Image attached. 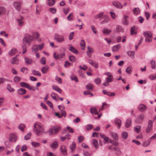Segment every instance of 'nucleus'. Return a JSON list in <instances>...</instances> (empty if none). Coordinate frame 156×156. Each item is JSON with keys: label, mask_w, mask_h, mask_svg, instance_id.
Returning <instances> with one entry per match:
<instances>
[{"label": "nucleus", "mask_w": 156, "mask_h": 156, "mask_svg": "<svg viewBox=\"0 0 156 156\" xmlns=\"http://www.w3.org/2000/svg\"><path fill=\"white\" fill-rule=\"evenodd\" d=\"M33 130L37 135H38L39 133V124L38 123H36L34 124Z\"/></svg>", "instance_id": "12"}, {"label": "nucleus", "mask_w": 156, "mask_h": 156, "mask_svg": "<svg viewBox=\"0 0 156 156\" xmlns=\"http://www.w3.org/2000/svg\"><path fill=\"white\" fill-rule=\"evenodd\" d=\"M116 31L118 32H123V29L122 27L120 26H117L116 27Z\"/></svg>", "instance_id": "52"}, {"label": "nucleus", "mask_w": 156, "mask_h": 156, "mask_svg": "<svg viewBox=\"0 0 156 156\" xmlns=\"http://www.w3.org/2000/svg\"><path fill=\"white\" fill-rule=\"evenodd\" d=\"M120 45L118 44L114 46L112 48V50L113 51H116L120 48Z\"/></svg>", "instance_id": "28"}, {"label": "nucleus", "mask_w": 156, "mask_h": 156, "mask_svg": "<svg viewBox=\"0 0 156 156\" xmlns=\"http://www.w3.org/2000/svg\"><path fill=\"white\" fill-rule=\"evenodd\" d=\"M76 144L75 142H73L72 144L70 146V148L72 151H74L75 150Z\"/></svg>", "instance_id": "44"}, {"label": "nucleus", "mask_w": 156, "mask_h": 156, "mask_svg": "<svg viewBox=\"0 0 156 156\" xmlns=\"http://www.w3.org/2000/svg\"><path fill=\"white\" fill-rule=\"evenodd\" d=\"M26 127V125L23 123H21L18 126V128L20 129L21 131H24V129Z\"/></svg>", "instance_id": "36"}, {"label": "nucleus", "mask_w": 156, "mask_h": 156, "mask_svg": "<svg viewBox=\"0 0 156 156\" xmlns=\"http://www.w3.org/2000/svg\"><path fill=\"white\" fill-rule=\"evenodd\" d=\"M111 136L115 140H118L119 138L118 135L116 133L111 132L110 133Z\"/></svg>", "instance_id": "20"}, {"label": "nucleus", "mask_w": 156, "mask_h": 156, "mask_svg": "<svg viewBox=\"0 0 156 156\" xmlns=\"http://www.w3.org/2000/svg\"><path fill=\"white\" fill-rule=\"evenodd\" d=\"M65 53L64 52L58 54L56 53H54V57L55 59H60L63 58L65 57Z\"/></svg>", "instance_id": "8"}, {"label": "nucleus", "mask_w": 156, "mask_h": 156, "mask_svg": "<svg viewBox=\"0 0 156 156\" xmlns=\"http://www.w3.org/2000/svg\"><path fill=\"white\" fill-rule=\"evenodd\" d=\"M21 80V78L20 77L16 76H15L14 78V81L15 82H18L20 81Z\"/></svg>", "instance_id": "64"}, {"label": "nucleus", "mask_w": 156, "mask_h": 156, "mask_svg": "<svg viewBox=\"0 0 156 156\" xmlns=\"http://www.w3.org/2000/svg\"><path fill=\"white\" fill-rule=\"evenodd\" d=\"M26 63L27 64H29L31 63L32 60L31 59L27 57H25L24 58Z\"/></svg>", "instance_id": "49"}, {"label": "nucleus", "mask_w": 156, "mask_h": 156, "mask_svg": "<svg viewBox=\"0 0 156 156\" xmlns=\"http://www.w3.org/2000/svg\"><path fill=\"white\" fill-rule=\"evenodd\" d=\"M63 11L66 14H67L69 12V9L68 8H64L63 9Z\"/></svg>", "instance_id": "63"}, {"label": "nucleus", "mask_w": 156, "mask_h": 156, "mask_svg": "<svg viewBox=\"0 0 156 156\" xmlns=\"http://www.w3.org/2000/svg\"><path fill=\"white\" fill-rule=\"evenodd\" d=\"M5 8L2 7H0V15L4 14L5 12Z\"/></svg>", "instance_id": "48"}, {"label": "nucleus", "mask_w": 156, "mask_h": 156, "mask_svg": "<svg viewBox=\"0 0 156 156\" xmlns=\"http://www.w3.org/2000/svg\"><path fill=\"white\" fill-rule=\"evenodd\" d=\"M122 137L124 139H126L128 137V134L127 132H123L122 133Z\"/></svg>", "instance_id": "39"}, {"label": "nucleus", "mask_w": 156, "mask_h": 156, "mask_svg": "<svg viewBox=\"0 0 156 156\" xmlns=\"http://www.w3.org/2000/svg\"><path fill=\"white\" fill-rule=\"evenodd\" d=\"M48 66H46L44 67H43L41 69V71L42 72L44 73H46L47 70H48Z\"/></svg>", "instance_id": "46"}, {"label": "nucleus", "mask_w": 156, "mask_h": 156, "mask_svg": "<svg viewBox=\"0 0 156 156\" xmlns=\"http://www.w3.org/2000/svg\"><path fill=\"white\" fill-rule=\"evenodd\" d=\"M17 56L15 57L12 58V60L11 62V63L12 64H17L19 62V60L16 58Z\"/></svg>", "instance_id": "26"}, {"label": "nucleus", "mask_w": 156, "mask_h": 156, "mask_svg": "<svg viewBox=\"0 0 156 156\" xmlns=\"http://www.w3.org/2000/svg\"><path fill=\"white\" fill-rule=\"evenodd\" d=\"M20 85L22 87H25L29 90L34 91L36 90H38V88L33 86H30L27 83L24 82H21L20 83Z\"/></svg>", "instance_id": "4"}, {"label": "nucleus", "mask_w": 156, "mask_h": 156, "mask_svg": "<svg viewBox=\"0 0 156 156\" xmlns=\"http://www.w3.org/2000/svg\"><path fill=\"white\" fill-rule=\"evenodd\" d=\"M144 115L143 114H141L138 115L135 120V122L138 123H142L144 119Z\"/></svg>", "instance_id": "9"}, {"label": "nucleus", "mask_w": 156, "mask_h": 156, "mask_svg": "<svg viewBox=\"0 0 156 156\" xmlns=\"http://www.w3.org/2000/svg\"><path fill=\"white\" fill-rule=\"evenodd\" d=\"M32 41L31 35L27 34L23 39V42L24 45L26 46L27 45H30Z\"/></svg>", "instance_id": "1"}, {"label": "nucleus", "mask_w": 156, "mask_h": 156, "mask_svg": "<svg viewBox=\"0 0 156 156\" xmlns=\"http://www.w3.org/2000/svg\"><path fill=\"white\" fill-rule=\"evenodd\" d=\"M70 61L72 62H75L76 60L75 57L73 55H71L69 57Z\"/></svg>", "instance_id": "62"}, {"label": "nucleus", "mask_w": 156, "mask_h": 156, "mask_svg": "<svg viewBox=\"0 0 156 156\" xmlns=\"http://www.w3.org/2000/svg\"><path fill=\"white\" fill-rule=\"evenodd\" d=\"M58 146V142L56 141H55L51 144V147L52 149H56L57 148Z\"/></svg>", "instance_id": "27"}, {"label": "nucleus", "mask_w": 156, "mask_h": 156, "mask_svg": "<svg viewBox=\"0 0 156 156\" xmlns=\"http://www.w3.org/2000/svg\"><path fill=\"white\" fill-rule=\"evenodd\" d=\"M74 35V33L73 32H71L69 34V39L70 41L71 40L73 39V37Z\"/></svg>", "instance_id": "59"}, {"label": "nucleus", "mask_w": 156, "mask_h": 156, "mask_svg": "<svg viewBox=\"0 0 156 156\" xmlns=\"http://www.w3.org/2000/svg\"><path fill=\"white\" fill-rule=\"evenodd\" d=\"M58 107L61 111L62 115H60L58 113L55 112V116L59 118H61L62 116L65 117L66 116V113L65 111L64 110L65 109V107L64 106L59 105L58 106Z\"/></svg>", "instance_id": "3"}, {"label": "nucleus", "mask_w": 156, "mask_h": 156, "mask_svg": "<svg viewBox=\"0 0 156 156\" xmlns=\"http://www.w3.org/2000/svg\"><path fill=\"white\" fill-rule=\"evenodd\" d=\"M17 92L19 94L22 95L26 93V90L24 89L20 88L17 90Z\"/></svg>", "instance_id": "18"}, {"label": "nucleus", "mask_w": 156, "mask_h": 156, "mask_svg": "<svg viewBox=\"0 0 156 156\" xmlns=\"http://www.w3.org/2000/svg\"><path fill=\"white\" fill-rule=\"evenodd\" d=\"M128 16H124L123 20V22L124 25H127L128 24V21L127 20V18Z\"/></svg>", "instance_id": "41"}, {"label": "nucleus", "mask_w": 156, "mask_h": 156, "mask_svg": "<svg viewBox=\"0 0 156 156\" xmlns=\"http://www.w3.org/2000/svg\"><path fill=\"white\" fill-rule=\"evenodd\" d=\"M115 124L118 126V128L120 129L121 124V120L118 118H115L114 120Z\"/></svg>", "instance_id": "15"}, {"label": "nucleus", "mask_w": 156, "mask_h": 156, "mask_svg": "<svg viewBox=\"0 0 156 156\" xmlns=\"http://www.w3.org/2000/svg\"><path fill=\"white\" fill-rule=\"evenodd\" d=\"M55 39L58 42L62 43L65 41L64 37L62 35L55 34Z\"/></svg>", "instance_id": "5"}, {"label": "nucleus", "mask_w": 156, "mask_h": 156, "mask_svg": "<svg viewBox=\"0 0 156 156\" xmlns=\"http://www.w3.org/2000/svg\"><path fill=\"white\" fill-rule=\"evenodd\" d=\"M93 144L94 146V147L96 148H98L99 147L98 142L97 140L93 139L92 140Z\"/></svg>", "instance_id": "34"}, {"label": "nucleus", "mask_w": 156, "mask_h": 156, "mask_svg": "<svg viewBox=\"0 0 156 156\" xmlns=\"http://www.w3.org/2000/svg\"><path fill=\"white\" fill-rule=\"evenodd\" d=\"M21 2L20 1H16L13 3V5L16 9L18 11H20L21 10Z\"/></svg>", "instance_id": "7"}, {"label": "nucleus", "mask_w": 156, "mask_h": 156, "mask_svg": "<svg viewBox=\"0 0 156 156\" xmlns=\"http://www.w3.org/2000/svg\"><path fill=\"white\" fill-rule=\"evenodd\" d=\"M32 135V134L31 132H29L27 134L24 136V139L26 140H29L31 136Z\"/></svg>", "instance_id": "50"}, {"label": "nucleus", "mask_w": 156, "mask_h": 156, "mask_svg": "<svg viewBox=\"0 0 156 156\" xmlns=\"http://www.w3.org/2000/svg\"><path fill=\"white\" fill-rule=\"evenodd\" d=\"M153 122L151 120H149L148 122V124L147 126L146 129V132L149 133L151 130L152 128Z\"/></svg>", "instance_id": "11"}, {"label": "nucleus", "mask_w": 156, "mask_h": 156, "mask_svg": "<svg viewBox=\"0 0 156 156\" xmlns=\"http://www.w3.org/2000/svg\"><path fill=\"white\" fill-rule=\"evenodd\" d=\"M113 5L119 9H121L123 6L120 2L117 1H114L112 2Z\"/></svg>", "instance_id": "13"}, {"label": "nucleus", "mask_w": 156, "mask_h": 156, "mask_svg": "<svg viewBox=\"0 0 156 156\" xmlns=\"http://www.w3.org/2000/svg\"><path fill=\"white\" fill-rule=\"evenodd\" d=\"M31 36L32 40L33 41H35L38 39L39 36V34L37 32H33L32 35Z\"/></svg>", "instance_id": "14"}, {"label": "nucleus", "mask_w": 156, "mask_h": 156, "mask_svg": "<svg viewBox=\"0 0 156 156\" xmlns=\"http://www.w3.org/2000/svg\"><path fill=\"white\" fill-rule=\"evenodd\" d=\"M138 109L140 112H143L146 110L147 107L144 105L141 104L139 105Z\"/></svg>", "instance_id": "17"}, {"label": "nucleus", "mask_w": 156, "mask_h": 156, "mask_svg": "<svg viewBox=\"0 0 156 156\" xmlns=\"http://www.w3.org/2000/svg\"><path fill=\"white\" fill-rule=\"evenodd\" d=\"M49 11L51 12L53 14H55L56 11V9L54 8H50L49 9Z\"/></svg>", "instance_id": "61"}, {"label": "nucleus", "mask_w": 156, "mask_h": 156, "mask_svg": "<svg viewBox=\"0 0 156 156\" xmlns=\"http://www.w3.org/2000/svg\"><path fill=\"white\" fill-rule=\"evenodd\" d=\"M150 144V141L149 140H147L144 142L143 144V146L144 147L148 146Z\"/></svg>", "instance_id": "58"}, {"label": "nucleus", "mask_w": 156, "mask_h": 156, "mask_svg": "<svg viewBox=\"0 0 156 156\" xmlns=\"http://www.w3.org/2000/svg\"><path fill=\"white\" fill-rule=\"evenodd\" d=\"M144 35L146 37H152V33L150 31H146L144 32Z\"/></svg>", "instance_id": "25"}, {"label": "nucleus", "mask_w": 156, "mask_h": 156, "mask_svg": "<svg viewBox=\"0 0 156 156\" xmlns=\"http://www.w3.org/2000/svg\"><path fill=\"white\" fill-rule=\"evenodd\" d=\"M70 78L71 80H74L76 82H78V80L77 77L73 75H71L70 76Z\"/></svg>", "instance_id": "40"}, {"label": "nucleus", "mask_w": 156, "mask_h": 156, "mask_svg": "<svg viewBox=\"0 0 156 156\" xmlns=\"http://www.w3.org/2000/svg\"><path fill=\"white\" fill-rule=\"evenodd\" d=\"M102 32L104 34H108L111 32V30L108 29L107 28H105L103 29Z\"/></svg>", "instance_id": "38"}, {"label": "nucleus", "mask_w": 156, "mask_h": 156, "mask_svg": "<svg viewBox=\"0 0 156 156\" xmlns=\"http://www.w3.org/2000/svg\"><path fill=\"white\" fill-rule=\"evenodd\" d=\"M40 62L42 65H45L46 63V60L45 58L44 57H42L41 60H40Z\"/></svg>", "instance_id": "42"}, {"label": "nucleus", "mask_w": 156, "mask_h": 156, "mask_svg": "<svg viewBox=\"0 0 156 156\" xmlns=\"http://www.w3.org/2000/svg\"><path fill=\"white\" fill-rule=\"evenodd\" d=\"M103 92L104 94L107 95L109 96H114L115 95L114 93L108 92L105 90H103Z\"/></svg>", "instance_id": "21"}, {"label": "nucleus", "mask_w": 156, "mask_h": 156, "mask_svg": "<svg viewBox=\"0 0 156 156\" xmlns=\"http://www.w3.org/2000/svg\"><path fill=\"white\" fill-rule=\"evenodd\" d=\"M150 63L151 64V67L153 69H154L156 68V66L155 65V62L153 60H151L150 62Z\"/></svg>", "instance_id": "37"}, {"label": "nucleus", "mask_w": 156, "mask_h": 156, "mask_svg": "<svg viewBox=\"0 0 156 156\" xmlns=\"http://www.w3.org/2000/svg\"><path fill=\"white\" fill-rule=\"evenodd\" d=\"M85 42L83 40H82L80 43V45L82 49L83 50H84L85 47Z\"/></svg>", "instance_id": "53"}, {"label": "nucleus", "mask_w": 156, "mask_h": 156, "mask_svg": "<svg viewBox=\"0 0 156 156\" xmlns=\"http://www.w3.org/2000/svg\"><path fill=\"white\" fill-rule=\"evenodd\" d=\"M23 19L24 18L23 16H20V18L17 20L18 24L20 26H23Z\"/></svg>", "instance_id": "16"}, {"label": "nucleus", "mask_w": 156, "mask_h": 156, "mask_svg": "<svg viewBox=\"0 0 156 156\" xmlns=\"http://www.w3.org/2000/svg\"><path fill=\"white\" fill-rule=\"evenodd\" d=\"M133 13L135 15L138 14L140 12V9L138 8H136L133 9Z\"/></svg>", "instance_id": "45"}, {"label": "nucleus", "mask_w": 156, "mask_h": 156, "mask_svg": "<svg viewBox=\"0 0 156 156\" xmlns=\"http://www.w3.org/2000/svg\"><path fill=\"white\" fill-rule=\"evenodd\" d=\"M101 136L104 139V143H107L108 142L109 140V138L108 137L106 136L103 134H101Z\"/></svg>", "instance_id": "30"}, {"label": "nucleus", "mask_w": 156, "mask_h": 156, "mask_svg": "<svg viewBox=\"0 0 156 156\" xmlns=\"http://www.w3.org/2000/svg\"><path fill=\"white\" fill-rule=\"evenodd\" d=\"M61 129V127L58 126H52L49 129V135H55Z\"/></svg>", "instance_id": "2"}, {"label": "nucleus", "mask_w": 156, "mask_h": 156, "mask_svg": "<svg viewBox=\"0 0 156 156\" xmlns=\"http://www.w3.org/2000/svg\"><path fill=\"white\" fill-rule=\"evenodd\" d=\"M61 151L64 155L67 154V151L66 147L64 145H62L60 147Z\"/></svg>", "instance_id": "22"}, {"label": "nucleus", "mask_w": 156, "mask_h": 156, "mask_svg": "<svg viewBox=\"0 0 156 156\" xmlns=\"http://www.w3.org/2000/svg\"><path fill=\"white\" fill-rule=\"evenodd\" d=\"M103 14L104 13L103 12H101L100 13L98 14L96 16H95V18L96 19L101 18L103 16Z\"/></svg>", "instance_id": "55"}, {"label": "nucleus", "mask_w": 156, "mask_h": 156, "mask_svg": "<svg viewBox=\"0 0 156 156\" xmlns=\"http://www.w3.org/2000/svg\"><path fill=\"white\" fill-rule=\"evenodd\" d=\"M32 51L33 53H36V57L37 58H39V54L37 53L39 50V45H34L32 47Z\"/></svg>", "instance_id": "6"}, {"label": "nucleus", "mask_w": 156, "mask_h": 156, "mask_svg": "<svg viewBox=\"0 0 156 156\" xmlns=\"http://www.w3.org/2000/svg\"><path fill=\"white\" fill-rule=\"evenodd\" d=\"M131 124V120L130 118H128L126 123V127L127 128L129 127Z\"/></svg>", "instance_id": "32"}, {"label": "nucleus", "mask_w": 156, "mask_h": 156, "mask_svg": "<svg viewBox=\"0 0 156 156\" xmlns=\"http://www.w3.org/2000/svg\"><path fill=\"white\" fill-rule=\"evenodd\" d=\"M131 34L132 35H136L137 33V27L135 26H133L131 27L130 30Z\"/></svg>", "instance_id": "19"}, {"label": "nucleus", "mask_w": 156, "mask_h": 156, "mask_svg": "<svg viewBox=\"0 0 156 156\" xmlns=\"http://www.w3.org/2000/svg\"><path fill=\"white\" fill-rule=\"evenodd\" d=\"M7 89L10 92H13L15 91V89L12 88L9 84H8L7 87Z\"/></svg>", "instance_id": "54"}, {"label": "nucleus", "mask_w": 156, "mask_h": 156, "mask_svg": "<svg viewBox=\"0 0 156 156\" xmlns=\"http://www.w3.org/2000/svg\"><path fill=\"white\" fill-rule=\"evenodd\" d=\"M17 139V136L14 134H11L9 136V141L10 142H15Z\"/></svg>", "instance_id": "10"}, {"label": "nucleus", "mask_w": 156, "mask_h": 156, "mask_svg": "<svg viewBox=\"0 0 156 156\" xmlns=\"http://www.w3.org/2000/svg\"><path fill=\"white\" fill-rule=\"evenodd\" d=\"M90 112L92 113H93L95 115H97L98 114V112L97 109L95 107H92L90 108Z\"/></svg>", "instance_id": "29"}, {"label": "nucleus", "mask_w": 156, "mask_h": 156, "mask_svg": "<svg viewBox=\"0 0 156 156\" xmlns=\"http://www.w3.org/2000/svg\"><path fill=\"white\" fill-rule=\"evenodd\" d=\"M105 20L102 21L101 22V23L104 24L107 22H108L109 21L110 19L109 17L107 15H105L104 16Z\"/></svg>", "instance_id": "33"}, {"label": "nucleus", "mask_w": 156, "mask_h": 156, "mask_svg": "<svg viewBox=\"0 0 156 156\" xmlns=\"http://www.w3.org/2000/svg\"><path fill=\"white\" fill-rule=\"evenodd\" d=\"M51 97L53 99L58 101L59 100V97L55 93H51Z\"/></svg>", "instance_id": "24"}, {"label": "nucleus", "mask_w": 156, "mask_h": 156, "mask_svg": "<svg viewBox=\"0 0 156 156\" xmlns=\"http://www.w3.org/2000/svg\"><path fill=\"white\" fill-rule=\"evenodd\" d=\"M73 14L71 13L67 16V19L69 21H71L73 20Z\"/></svg>", "instance_id": "51"}, {"label": "nucleus", "mask_w": 156, "mask_h": 156, "mask_svg": "<svg viewBox=\"0 0 156 156\" xmlns=\"http://www.w3.org/2000/svg\"><path fill=\"white\" fill-rule=\"evenodd\" d=\"M69 50L75 54H77L78 53V51L73 47H70L69 48Z\"/></svg>", "instance_id": "31"}, {"label": "nucleus", "mask_w": 156, "mask_h": 156, "mask_svg": "<svg viewBox=\"0 0 156 156\" xmlns=\"http://www.w3.org/2000/svg\"><path fill=\"white\" fill-rule=\"evenodd\" d=\"M44 128L43 125H41L40 124V133H43L44 132Z\"/></svg>", "instance_id": "60"}, {"label": "nucleus", "mask_w": 156, "mask_h": 156, "mask_svg": "<svg viewBox=\"0 0 156 156\" xmlns=\"http://www.w3.org/2000/svg\"><path fill=\"white\" fill-rule=\"evenodd\" d=\"M86 87L88 90H91L93 89V85L91 83H89L87 85Z\"/></svg>", "instance_id": "57"}, {"label": "nucleus", "mask_w": 156, "mask_h": 156, "mask_svg": "<svg viewBox=\"0 0 156 156\" xmlns=\"http://www.w3.org/2000/svg\"><path fill=\"white\" fill-rule=\"evenodd\" d=\"M132 67L131 66H129L126 69V72L129 74H131L132 72Z\"/></svg>", "instance_id": "47"}, {"label": "nucleus", "mask_w": 156, "mask_h": 156, "mask_svg": "<svg viewBox=\"0 0 156 156\" xmlns=\"http://www.w3.org/2000/svg\"><path fill=\"white\" fill-rule=\"evenodd\" d=\"M127 54L128 55L130 56L132 58H134L135 52L134 51H129L127 52Z\"/></svg>", "instance_id": "43"}, {"label": "nucleus", "mask_w": 156, "mask_h": 156, "mask_svg": "<svg viewBox=\"0 0 156 156\" xmlns=\"http://www.w3.org/2000/svg\"><path fill=\"white\" fill-rule=\"evenodd\" d=\"M55 0H47V3L50 6L53 5L55 4Z\"/></svg>", "instance_id": "35"}, {"label": "nucleus", "mask_w": 156, "mask_h": 156, "mask_svg": "<svg viewBox=\"0 0 156 156\" xmlns=\"http://www.w3.org/2000/svg\"><path fill=\"white\" fill-rule=\"evenodd\" d=\"M17 52V50L16 48H13L9 52V54L13 55Z\"/></svg>", "instance_id": "23"}, {"label": "nucleus", "mask_w": 156, "mask_h": 156, "mask_svg": "<svg viewBox=\"0 0 156 156\" xmlns=\"http://www.w3.org/2000/svg\"><path fill=\"white\" fill-rule=\"evenodd\" d=\"M140 129L141 126H136L134 128V130L137 133H138L140 131Z\"/></svg>", "instance_id": "56"}]
</instances>
